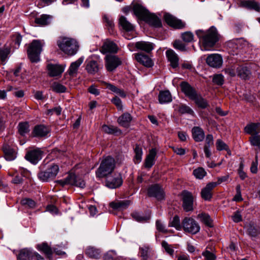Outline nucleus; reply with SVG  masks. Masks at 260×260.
Returning <instances> with one entry per match:
<instances>
[{
	"label": "nucleus",
	"mask_w": 260,
	"mask_h": 260,
	"mask_svg": "<svg viewBox=\"0 0 260 260\" xmlns=\"http://www.w3.org/2000/svg\"><path fill=\"white\" fill-rule=\"evenodd\" d=\"M237 75L240 78L244 80L248 79L251 75L250 70L245 66H237Z\"/></svg>",
	"instance_id": "c85d7f7f"
},
{
	"label": "nucleus",
	"mask_w": 260,
	"mask_h": 260,
	"mask_svg": "<svg viewBox=\"0 0 260 260\" xmlns=\"http://www.w3.org/2000/svg\"><path fill=\"white\" fill-rule=\"evenodd\" d=\"M111 102L113 104H114L117 107L118 110H122L123 106L122 104V102L119 98H118L117 96L113 98L112 99Z\"/></svg>",
	"instance_id": "338daca9"
},
{
	"label": "nucleus",
	"mask_w": 260,
	"mask_h": 260,
	"mask_svg": "<svg viewBox=\"0 0 260 260\" xmlns=\"http://www.w3.org/2000/svg\"><path fill=\"white\" fill-rule=\"evenodd\" d=\"M193 174L196 178L202 179L206 175V172L203 168L199 167L193 170Z\"/></svg>",
	"instance_id": "603ef678"
},
{
	"label": "nucleus",
	"mask_w": 260,
	"mask_h": 260,
	"mask_svg": "<svg viewBox=\"0 0 260 260\" xmlns=\"http://www.w3.org/2000/svg\"><path fill=\"white\" fill-rule=\"evenodd\" d=\"M132 215L133 218L138 222H146L150 219L149 216H143L139 212H134Z\"/></svg>",
	"instance_id": "3c124183"
},
{
	"label": "nucleus",
	"mask_w": 260,
	"mask_h": 260,
	"mask_svg": "<svg viewBox=\"0 0 260 260\" xmlns=\"http://www.w3.org/2000/svg\"><path fill=\"white\" fill-rule=\"evenodd\" d=\"M178 111L181 114L187 113L192 115L194 113L193 111L189 106L185 105H180Z\"/></svg>",
	"instance_id": "4d7b16f0"
},
{
	"label": "nucleus",
	"mask_w": 260,
	"mask_h": 260,
	"mask_svg": "<svg viewBox=\"0 0 260 260\" xmlns=\"http://www.w3.org/2000/svg\"><path fill=\"white\" fill-rule=\"evenodd\" d=\"M158 101L161 104L171 102L172 98L170 92L169 90L160 91L158 95Z\"/></svg>",
	"instance_id": "473e14b6"
},
{
	"label": "nucleus",
	"mask_w": 260,
	"mask_h": 260,
	"mask_svg": "<svg viewBox=\"0 0 260 260\" xmlns=\"http://www.w3.org/2000/svg\"><path fill=\"white\" fill-rule=\"evenodd\" d=\"M84 59L83 57H81L78 60L73 62L71 64L68 71L70 76L74 77L77 74L78 68L83 63Z\"/></svg>",
	"instance_id": "cd10ccee"
},
{
	"label": "nucleus",
	"mask_w": 260,
	"mask_h": 260,
	"mask_svg": "<svg viewBox=\"0 0 260 260\" xmlns=\"http://www.w3.org/2000/svg\"><path fill=\"white\" fill-rule=\"evenodd\" d=\"M34 251L31 248H25L19 250L17 255L18 260H32Z\"/></svg>",
	"instance_id": "4be33fe9"
},
{
	"label": "nucleus",
	"mask_w": 260,
	"mask_h": 260,
	"mask_svg": "<svg viewBox=\"0 0 260 260\" xmlns=\"http://www.w3.org/2000/svg\"><path fill=\"white\" fill-rule=\"evenodd\" d=\"M133 11L135 14L140 19L144 20L146 19L148 14L149 11L146 10L142 5L136 4L133 6Z\"/></svg>",
	"instance_id": "5701e85b"
},
{
	"label": "nucleus",
	"mask_w": 260,
	"mask_h": 260,
	"mask_svg": "<svg viewBox=\"0 0 260 260\" xmlns=\"http://www.w3.org/2000/svg\"><path fill=\"white\" fill-rule=\"evenodd\" d=\"M118 46L112 40L106 39L104 41L103 44L100 49L101 53L106 54L107 53H116L118 52Z\"/></svg>",
	"instance_id": "9b49d317"
},
{
	"label": "nucleus",
	"mask_w": 260,
	"mask_h": 260,
	"mask_svg": "<svg viewBox=\"0 0 260 260\" xmlns=\"http://www.w3.org/2000/svg\"><path fill=\"white\" fill-rule=\"evenodd\" d=\"M103 22L105 23L109 32L112 33L114 28V23L113 19L108 15L104 14L103 17Z\"/></svg>",
	"instance_id": "79ce46f5"
},
{
	"label": "nucleus",
	"mask_w": 260,
	"mask_h": 260,
	"mask_svg": "<svg viewBox=\"0 0 260 260\" xmlns=\"http://www.w3.org/2000/svg\"><path fill=\"white\" fill-rule=\"evenodd\" d=\"M123 183V180L120 174H115L112 177H108L106 180V186L114 189L119 187Z\"/></svg>",
	"instance_id": "f8f14e48"
},
{
	"label": "nucleus",
	"mask_w": 260,
	"mask_h": 260,
	"mask_svg": "<svg viewBox=\"0 0 260 260\" xmlns=\"http://www.w3.org/2000/svg\"><path fill=\"white\" fill-rule=\"evenodd\" d=\"M86 254L90 257L95 258L98 254V251L95 248L89 247L86 250Z\"/></svg>",
	"instance_id": "e2e57ef3"
},
{
	"label": "nucleus",
	"mask_w": 260,
	"mask_h": 260,
	"mask_svg": "<svg viewBox=\"0 0 260 260\" xmlns=\"http://www.w3.org/2000/svg\"><path fill=\"white\" fill-rule=\"evenodd\" d=\"M119 24L124 30L127 31L133 30L134 28V25L123 16L119 18Z\"/></svg>",
	"instance_id": "58836bf2"
},
{
	"label": "nucleus",
	"mask_w": 260,
	"mask_h": 260,
	"mask_svg": "<svg viewBox=\"0 0 260 260\" xmlns=\"http://www.w3.org/2000/svg\"><path fill=\"white\" fill-rule=\"evenodd\" d=\"M57 44L63 52L70 56L76 54L79 48L77 41L71 38H60L58 40Z\"/></svg>",
	"instance_id": "f03ea898"
},
{
	"label": "nucleus",
	"mask_w": 260,
	"mask_h": 260,
	"mask_svg": "<svg viewBox=\"0 0 260 260\" xmlns=\"http://www.w3.org/2000/svg\"><path fill=\"white\" fill-rule=\"evenodd\" d=\"M216 147L218 150H227L228 146L222 140L218 139L216 141Z\"/></svg>",
	"instance_id": "69168bd1"
},
{
	"label": "nucleus",
	"mask_w": 260,
	"mask_h": 260,
	"mask_svg": "<svg viewBox=\"0 0 260 260\" xmlns=\"http://www.w3.org/2000/svg\"><path fill=\"white\" fill-rule=\"evenodd\" d=\"M173 46L175 49L181 51H184L186 50L185 44L179 40L175 41L173 44Z\"/></svg>",
	"instance_id": "0e129e2a"
},
{
	"label": "nucleus",
	"mask_w": 260,
	"mask_h": 260,
	"mask_svg": "<svg viewBox=\"0 0 260 260\" xmlns=\"http://www.w3.org/2000/svg\"><path fill=\"white\" fill-rule=\"evenodd\" d=\"M59 183L62 185L71 184L83 188L85 186V182L81 178L76 176L74 174L69 175L65 179L60 180Z\"/></svg>",
	"instance_id": "1a4fd4ad"
},
{
	"label": "nucleus",
	"mask_w": 260,
	"mask_h": 260,
	"mask_svg": "<svg viewBox=\"0 0 260 260\" xmlns=\"http://www.w3.org/2000/svg\"><path fill=\"white\" fill-rule=\"evenodd\" d=\"M86 69L88 73L94 74L98 70V56L92 55L86 60Z\"/></svg>",
	"instance_id": "a211bd4d"
},
{
	"label": "nucleus",
	"mask_w": 260,
	"mask_h": 260,
	"mask_svg": "<svg viewBox=\"0 0 260 260\" xmlns=\"http://www.w3.org/2000/svg\"><path fill=\"white\" fill-rule=\"evenodd\" d=\"M51 17L49 15L43 14L35 19L36 23L40 25H46L50 23Z\"/></svg>",
	"instance_id": "a19ab883"
},
{
	"label": "nucleus",
	"mask_w": 260,
	"mask_h": 260,
	"mask_svg": "<svg viewBox=\"0 0 260 260\" xmlns=\"http://www.w3.org/2000/svg\"><path fill=\"white\" fill-rule=\"evenodd\" d=\"M51 88L53 91L57 93L64 92L67 89L66 87L64 85L56 82H53L52 84Z\"/></svg>",
	"instance_id": "09e8293b"
},
{
	"label": "nucleus",
	"mask_w": 260,
	"mask_h": 260,
	"mask_svg": "<svg viewBox=\"0 0 260 260\" xmlns=\"http://www.w3.org/2000/svg\"><path fill=\"white\" fill-rule=\"evenodd\" d=\"M181 38L186 43H190L193 40L194 36L190 31H186L181 34Z\"/></svg>",
	"instance_id": "5fc2aeb1"
},
{
	"label": "nucleus",
	"mask_w": 260,
	"mask_h": 260,
	"mask_svg": "<svg viewBox=\"0 0 260 260\" xmlns=\"http://www.w3.org/2000/svg\"><path fill=\"white\" fill-rule=\"evenodd\" d=\"M42 151L39 148L28 151L25 157L32 164H37L42 158Z\"/></svg>",
	"instance_id": "6ab92c4d"
},
{
	"label": "nucleus",
	"mask_w": 260,
	"mask_h": 260,
	"mask_svg": "<svg viewBox=\"0 0 260 260\" xmlns=\"http://www.w3.org/2000/svg\"><path fill=\"white\" fill-rule=\"evenodd\" d=\"M181 196L183 209L186 212L193 210V198L191 193L188 191L184 190L181 193Z\"/></svg>",
	"instance_id": "9d476101"
},
{
	"label": "nucleus",
	"mask_w": 260,
	"mask_h": 260,
	"mask_svg": "<svg viewBox=\"0 0 260 260\" xmlns=\"http://www.w3.org/2000/svg\"><path fill=\"white\" fill-rule=\"evenodd\" d=\"M115 167V159L111 156L105 157L99 168V177H106L113 172Z\"/></svg>",
	"instance_id": "20e7f679"
},
{
	"label": "nucleus",
	"mask_w": 260,
	"mask_h": 260,
	"mask_svg": "<svg viewBox=\"0 0 260 260\" xmlns=\"http://www.w3.org/2000/svg\"><path fill=\"white\" fill-rule=\"evenodd\" d=\"M196 34L199 39V44L202 50H211L219 41L220 35L217 29L211 26L208 29L197 30Z\"/></svg>",
	"instance_id": "f257e3e1"
},
{
	"label": "nucleus",
	"mask_w": 260,
	"mask_h": 260,
	"mask_svg": "<svg viewBox=\"0 0 260 260\" xmlns=\"http://www.w3.org/2000/svg\"><path fill=\"white\" fill-rule=\"evenodd\" d=\"M164 19L166 22L170 26L177 29H181L185 26V23L181 20L177 19L171 14H166L164 15Z\"/></svg>",
	"instance_id": "4468645a"
},
{
	"label": "nucleus",
	"mask_w": 260,
	"mask_h": 260,
	"mask_svg": "<svg viewBox=\"0 0 260 260\" xmlns=\"http://www.w3.org/2000/svg\"><path fill=\"white\" fill-rule=\"evenodd\" d=\"M202 255L205 257L206 260H215L216 256L212 252L208 250H206L202 253Z\"/></svg>",
	"instance_id": "774afa93"
},
{
	"label": "nucleus",
	"mask_w": 260,
	"mask_h": 260,
	"mask_svg": "<svg viewBox=\"0 0 260 260\" xmlns=\"http://www.w3.org/2000/svg\"><path fill=\"white\" fill-rule=\"evenodd\" d=\"M192 138L196 142H201L205 138L204 132L199 126H194L191 130Z\"/></svg>",
	"instance_id": "7c9ffc66"
},
{
	"label": "nucleus",
	"mask_w": 260,
	"mask_h": 260,
	"mask_svg": "<svg viewBox=\"0 0 260 260\" xmlns=\"http://www.w3.org/2000/svg\"><path fill=\"white\" fill-rule=\"evenodd\" d=\"M156 155L155 149H151L149 152L145 160V167L147 168H150L154 164V158Z\"/></svg>",
	"instance_id": "2f4dec72"
},
{
	"label": "nucleus",
	"mask_w": 260,
	"mask_h": 260,
	"mask_svg": "<svg viewBox=\"0 0 260 260\" xmlns=\"http://www.w3.org/2000/svg\"><path fill=\"white\" fill-rule=\"evenodd\" d=\"M182 228L186 233L196 234L200 231L198 223L191 217H185L182 221Z\"/></svg>",
	"instance_id": "39448f33"
},
{
	"label": "nucleus",
	"mask_w": 260,
	"mask_h": 260,
	"mask_svg": "<svg viewBox=\"0 0 260 260\" xmlns=\"http://www.w3.org/2000/svg\"><path fill=\"white\" fill-rule=\"evenodd\" d=\"M198 218L206 225L209 227L213 226L212 221L208 214L202 213L198 215Z\"/></svg>",
	"instance_id": "37998d69"
},
{
	"label": "nucleus",
	"mask_w": 260,
	"mask_h": 260,
	"mask_svg": "<svg viewBox=\"0 0 260 260\" xmlns=\"http://www.w3.org/2000/svg\"><path fill=\"white\" fill-rule=\"evenodd\" d=\"M249 141L252 146H260V136L256 134L253 135L249 138Z\"/></svg>",
	"instance_id": "13d9d810"
},
{
	"label": "nucleus",
	"mask_w": 260,
	"mask_h": 260,
	"mask_svg": "<svg viewBox=\"0 0 260 260\" xmlns=\"http://www.w3.org/2000/svg\"><path fill=\"white\" fill-rule=\"evenodd\" d=\"M217 186V183L211 182L208 183L201 192V196L205 201H210L213 196V190Z\"/></svg>",
	"instance_id": "ddd939ff"
},
{
	"label": "nucleus",
	"mask_w": 260,
	"mask_h": 260,
	"mask_svg": "<svg viewBox=\"0 0 260 260\" xmlns=\"http://www.w3.org/2000/svg\"><path fill=\"white\" fill-rule=\"evenodd\" d=\"M132 120V117L128 113H125L121 115L118 119V123L122 126L128 127Z\"/></svg>",
	"instance_id": "72a5a7b5"
},
{
	"label": "nucleus",
	"mask_w": 260,
	"mask_h": 260,
	"mask_svg": "<svg viewBox=\"0 0 260 260\" xmlns=\"http://www.w3.org/2000/svg\"><path fill=\"white\" fill-rule=\"evenodd\" d=\"M181 91L191 100L198 93L196 90L192 87L187 82L183 81L180 84Z\"/></svg>",
	"instance_id": "dca6fc26"
},
{
	"label": "nucleus",
	"mask_w": 260,
	"mask_h": 260,
	"mask_svg": "<svg viewBox=\"0 0 260 260\" xmlns=\"http://www.w3.org/2000/svg\"><path fill=\"white\" fill-rule=\"evenodd\" d=\"M105 67L108 72L114 71L122 64L121 59L117 55L108 54L105 56Z\"/></svg>",
	"instance_id": "0eeeda50"
},
{
	"label": "nucleus",
	"mask_w": 260,
	"mask_h": 260,
	"mask_svg": "<svg viewBox=\"0 0 260 260\" xmlns=\"http://www.w3.org/2000/svg\"><path fill=\"white\" fill-rule=\"evenodd\" d=\"M134 151L135 153V162L138 163L141 161L142 159V155L143 153L142 149L139 145H136L134 149Z\"/></svg>",
	"instance_id": "864d4df0"
},
{
	"label": "nucleus",
	"mask_w": 260,
	"mask_h": 260,
	"mask_svg": "<svg viewBox=\"0 0 260 260\" xmlns=\"http://www.w3.org/2000/svg\"><path fill=\"white\" fill-rule=\"evenodd\" d=\"M146 17L144 21L149 25L154 27H160L161 26V20L155 14L149 13Z\"/></svg>",
	"instance_id": "bb28decb"
},
{
	"label": "nucleus",
	"mask_w": 260,
	"mask_h": 260,
	"mask_svg": "<svg viewBox=\"0 0 260 260\" xmlns=\"http://www.w3.org/2000/svg\"><path fill=\"white\" fill-rule=\"evenodd\" d=\"M168 226L169 227H174L177 230L180 231L182 229V223H180V219L178 216L175 215L173 219L170 221Z\"/></svg>",
	"instance_id": "a18cd8bd"
},
{
	"label": "nucleus",
	"mask_w": 260,
	"mask_h": 260,
	"mask_svg": "<svg viewBox=\"0 0 260 260\" xmlns=\"http://www.w3.org/2000/svg\"><path fill=\"white\" fill-rule=\"evenodd\" d=\"M36 248L43 253L48 258H51L53 254V250L47 242H43L36 245Z\"/></svg>",
	"instance_id": "393cba45"
},
{
	"label": "nucleus",
	"mask_w": 260,
	"mask_h": 260,
	"mask_svg": "<svg viewBox=\"0 0 260 260\" xmlns=\"http://www.w3.org/2000/svg\"><path fill=\"white\" fill-rule=\"evenodd\" d=\"M3 149L4 153V156L6 160L11 161L16 158V156L15 151L9 145H4Z\"/></svg>",
	"instance_id": "c9c22d12"
},
{
	"label": "nucleus",
	"mask_w": 260,
	"mask_h": 260,
	"mask_svg": "<svg viewBox=\"0 0 260 260\" xmlns=\"http://www.w3.org/2000/svg\"><path fill=\"white\" fill-rule=\"evenodd\" d=\"M50 132L49 127L43 124L36 125L32 132V134L36 137H45Z\"/></svg>",
	"instance_id": "aec40b11"
},
{
	"label": "nucleus",
	"mask_w": 260,
	"mask_h": 260,
	"mask_svg": "<svg viewBox=\"0 0 260 260\" xmlns=\"http://www.w3.org/2000/svg\"><path fill=\"white\" fill-rule=\"evenodd\" d=\"M131 203L129 200H116L111 202L109 206L114 210L121 211L126 209Z\"/></svg>",
	"instance_id": "412c9836"
},
{
	"label": "nucleus",
	"mask_w": 260,
	"mask_h": 260,
	"mask_svg": "<svg viewBox=\"0 0 260 260\" xmlns=\"http://www.w3.org/2000/svg\"><path fill=\"white\" fill-rule=\"evenodd\" d=\"M135 47L139 50L150 53L153 49V44L151 43L145 41L137 42L135 43Z\"/></svg>",
	"instance_id": "c756f323"
},
{
	"label": "nucleus",
	"mask_w": 260,
	"mask_h": 260,
	"mask_svg": "<svg viewBox=\"0 0 260 260\" xmlns=\"http://www.w3.org/2000/svg\"><path fill=\"white\" fill-rule=\"evenodd\" d=\"M191 100L193 101L198 107L201 109H205L209 106V104L206 100L204 99L202 95L198 93H197Z\"/></svg>",
	"instance_id": "f704fd0d"
},
{
	"label": "nucleus",
	"mask_w": 260,
	"mask_h": 260,
	"mask_svg": "<svg viewBox=\"0 0 260 260\" xmlns=\"http://www.w3.org/2000/svg\"><path fill=\"white\" fill-rule=\"evenodd\" d=\"M243 41L241 39H235L229 41L227 43V46L230 49H232L234 52L235 50L242 48V43Z\"/></svg>",
	"instance_id": "ea45409f"
},
{
	"label": "nucleus",
	"mask_w": 260,
	"mask_h": 260,
	"mask_svg": "<svg viewBox=\"0 0 260 260\" xmlns=\"http://www.w3.org/2000/svg\"><path fill=\"white\" fill-rule=\"evenodd\" d=\"M156 228L157 231L162 233H168L169 231L166 229L164 224L160 220H157L156 221Z\"/></svg>",
	"instance_id": "bf43d9fd"
},
{
	"label": "nucleus",
	"mask_w": 260,
	"mask_h": 260,
	"mask_svg": "<svg viewBox=\"0 0 260 260\" xmlns=\"http://www.w3.org/2000/svg\"><path fill=\"white\" fill-rule=\"evenodd\" d=\"M237 66H233L225 69V72L231 77H234L237 75Z\"/></svg>",
	"instance_id": "680f3d73"
},
{
	"label": "nucleus",
	"mask_w": 260,
	"mask_h": 260,
	"mask_svg": "<svg viewBox=\"0 0 260 260\" xmlns=\"http://www.w3.org/2000/svg\"><path fill=\"white\" fill-rule=\"evenodd\" d=\"M48 74L51 77L60 76L64 71V68L60 65L49 64L47 66Z\"/></svg>",
	"instance_id": "b1692460"
},
{
	"label": "nucleus",
	"mask_w": 260,
	"mask_h": 260,
	"mask_svg": "<svg viewBox=\"0 0 260 260\" xmlns=\"http://www.w3.org/2000/svg\"><path fill=\"white\" fill-rule=\"evenodd\" d=\"M260 123H251L247 125L244 129L246 133L251 135L258 134L259 132Z\"/></svg>",
	"instance_id": "e433bc0d"
},
{
	"label": "nucleus",
	"mask_w": 260,
	"mask_h": 260,
	"mask_svg": "<svg viewBox=\"0 0 260 260\" xmlns=\"http://www.w3.org/2000/svg\"><path fill=\"white\" fill-rule=\"evenodd\" d=\"M10 52V49L8 47L0 48V59L2 62H5Z\"/></svg>",
	"instance_id": "8fccbe9b"
},
{
	"label": "nucleus",
	"mask_w": 260,
	"mask_h": 260,
	"mask_svg": "<svg viewBox=\"0 0 260 260\" xmlns=\"http://www.w3.org/2000/svg\"><path fill=\"white\" fill-rule=\"evenodd\" d=\"M135 58L139 63L145 67L149 68L153 66L154 63L152 60L148 56V55L145 54L143 53H136L135 54Z\"/></svg>",
	"instance_id": "f3484780"
},
{
	"label": "nucleus",
	"mask_w": 260,
	"mask_h": 260,
	"mask_svg": "<svg viewBox=\"0 0 260 260\" xmlns=\"http://www.w3.org/2000/svg\"><path fill=\"white\" fill-rule=\"evenodd\" d=\"M166 56L170 62V65L173 68H176L179 65V57L177 54L172 49L168 50Z\"/></svg>",
	"instance_id": "a878e982"
},
{
	"label": "nucleus",
	"mask_w": 260,
	"mask_h": 260,
	"mask_svg": "<svg viewBox=\"0 0 260 260\" xmlns=\"http://www.w3.org/2000/svg\"><path fill=\"white\" fill-rule=\"evenodd\" d=\"M44 44L43 41L35 40L29 45L27 49L28 56L31 62H37L40 60V55Z\"/></svg>",
	"instance_id": "7ed1b4c3"
},
{
	"label": "nucleus",
	"mask_w": 260,
	"mask_h": 260,
	"mask_svg": "<svg viewBox=\"0 0 260 260\" xmlns=\"http://www.w3.org/2000/svg\"><path fill=\"white\" fill-rule=\"evenodd\" d=\"M21 204L25 208L34 209L36 206V203L31 199L24 198L20 201Z\"/></svg>",
	"instance_id": "49530a36"
},
{
	"label": "nucleus",
	"mask_w": 260,
	"mask_h": 260,
	"mask_svg": "<svg viewBox=\"0 0 260 260\" xmlns=\"http://www.w3.org/2000/svg\"><path fill=\"white\" fill-rule=\"evenodd\" d=\"M148 195L150 197H154L157 200H162L165 199V192L163 188L158 184L151 185L147 190Z\"/></svg>",
	"instance_id": "6e6552de"
},
{
	"label": "nucleus",
	"mask_w": 260,
	"mask_h": 260,
	"mask_svg": "<svg viewBox=\"0 0 260 260\" xmlns=\"http://www.w3.org/2000/svg\"><path fill=\"white\" fill-rule=\"evenodd\" d=\"M206 62L211 67L219 68L222 64V58L219 54H212L207 57Z\"/></svg>",
	"instance_id": "2eb2a0df"
},
{
	"label": "nucleus",
	"mask_w": 260,
	"mask_h": 260,
	"mask_svg": "<svg viewBox=\"0 0 260 260\" xmlns=\"http://www.w3.org/2000/svg\"><path fill=\"white\" fill-rule=\"evenodd\" d=\"M161 245L168 254H169L170 255H173L174 250L171 245H169L167 242L165 241L162 242Z\"/></svg>",
	"instance_id": "052dcab7"
},
{
	"label": "nucleus",
	"mask_w": 260,
	"mask_h": 260,
	"mask_svg": "<svg viewBox=\"0 0 260 260\" xmlns=\"http://www.w3.org/2000/svg\"><path fill=\"white\" fill-rule=\"evenodd\" d=\"M241 5L243 7L253 9L257 12H260V4L259 3L253 1H243L241 2Z\"/></svg>",
	"instance_id": "4c0bfd02"
},
{
	"label": "nucleus",
	"mask_w": 260,
	"mask_h": 260,
	"mask_svg": "<svg viewBox=\"0 0 260 260\" xmlns=\"http://www.w3.org/2000/svg\"><path fill=\"white\" fill-rule=\"evenodd\" d=\"M247 233L249 236L252 237H256L258 234L257 229L253 224L250 223L247 226Z\"/></svg>",
	"instance_id": "6e6d98bb"
},
{
	"label": "nucleus",
	"mask_w": 260,
	"mask_h": 260,
	"mask_svg": "<svg viewBox=\"0 0 260 260\" xmlns=\"http://www.w3.org/2000/svg\"><path fill=\"white\" fill-rule=\"evenodd\" d=\"M18 132L21 136H24L29 132V125L28 122H21L18 125Z\"/></svg>",
	"instance_id": "de8ad7c7"
},
{
	"label": "nucleus",
	"mask_w": 260,
	"mask_h": 260,
	"mask_svg": "<svg viewBox=\"0 0 260 260\" xmlns=\"http://www.w3.org/2000/svg\"><path fill=\"white\" fill-rule=\"evenodd\" d=\"M102 130L108 134H121L122 133L121 130L117 127L114 126H108L104 125L102 126Z\"/></svg>",
	"instance_id": "c03bdc74"
},
{
	"label": "nucleus",
	"mask_w": 260,
	"mask_h": 260,
	"mask_svg": "<svg viewBox=\"0 0 260 260\" xmlns=\"http://www.w3.org/2000/svg\"><path fill=\"white\" fill-rule=\"evenodd\" d=\"M59 171V167L57 165H51L45 171H41L38 174L39 179L43 182H47L54 179Z\"/></svg>",
	"instance_id": "423d86ee"
}]
</instances>
